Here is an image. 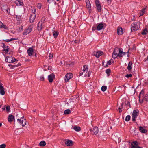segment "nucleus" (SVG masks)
Masks as SVG:
<instances>
[{
    "label": "nucleus",
    "mask_w": 148,
    "mask_h": 148,
    "mask_svg": "<svg viewBox=\"0 0 148 148\" xmlns=\"http://www.w3.org/2000/svg\"><path fill=\"white\" fill-rule=\"evenodd\" d=\"M2 109L3 110H5V106H4L2 108Z\"/></svg>",
    "instance_id": "nucleus-59"
},
{
    "label": "nucleus",
    "mask_w": 148,
    "mask_h": 148,
    "mask_svg": "<svg viewBox=\"0 0 148 148\" xmlns=\"http://www.w3.org/2000/svg\"><path fill=\"white\" fill-rule=\"evenodd\" d=\"M96 6L98 11L99 12H100L101 11V5H99Z\"/></svg>",
    "instance_id": "nucleus-38"
},
{
    "label": "nucleus",
    "mask_w": 148,
    "mask_h": 148,
    "mask_svg": "<svg viewBox=\"0 0 148 148\" xmlns=\"http://www.w3.org/2000/svg\"><path fill=\"white\" fill-rule=\"evenodd\" d=\"M97 29V27H93L92 28V29L93 31H95Z\"/></svg>",
    "instance_id": "nucleus-53"
},
{
    "label": "nucleus",
    "mask_w": 148,
    "mask_h": 148,
    "mask_svg": "<svg viewBox=\"0 0 148 148\" xmlns=\"http://www.w3.org/2000/svg\"><path fill=\"white\" fill-rule=\"evenodd\" d=\"M72 74L71 73H68L65 75V81L66 82H67L69 79L73 77Z\"/></svg>",
    "instance_id": "nucleus-6"
},
{
    "label": "nucleus",
    "mask_w": 148,
    "mask_h": 148,
    "mask_svg": "<svg viewBox=\"0 0 148 148\" xmlns=\"http://www.w3.org/2000/svg\"><path fill=\"white\" fill-rule=\"evenodd\" d=\"M147 10V9L146 8H143L141 10L140 12V16H143L145 13V12Z\"/></svg>",
    "instance_id": "nucleus-21"
},
{
    "label": "nucleus",
    "mask_w": 148,
    "mask_h": 148,
    "mask_svg": "<svg viewBox=\"0 0 148 148\" xmlns=\"http://www.w3.org/2000/svg\"><path fill=\"white\" fill-rule=\"evenodd\" d=\"M98 128L97 127H94L92 129L90 130L91 133L92 134L96 135L98 132Z\"/></svg>",
    "instance_id": "nucleus-10"
},
{
    "label": "nucleus",
    "mask_w": 148,
    "mask_h": 148,
    "mask_svg": "<svg viewBox=\"0 0 148 148\" xmlns=\"http://www.w3.org/2000/svg\"><path fill=\"white\" fill-rule=\"evenodd\" d=\"M21 64H18L17 66H21Z\"/></svg>",
    "instance_id": "nucleus-60"
},
{
    "label": "nucleus",
    "mask_w": 148,
    "mask_h": 148,
    "mask_svg": "<svg viewBox=\"0 0 148 148\" xmlns=\"http://www.w3.org/2000/svg\"><path fill=\"white\" fill-rule=\"evenodd\" d=\"M4 7L5 9H4L3 10L4 11V12L8 13V10H9V8L7 7L6 5Z\"/></svg>",
    "instance_id": "nucleus-37"
},
{
    "label": "nucleus",
    "mask_w": 148,
    "mask_h": 148,
    "mask_svg": "<svg viewBox=\"0 0 148 148\" xmlns=\"http://www.w3.org/2000/svg\"><path fill=\"white\" fill-rule=\"evenodd\" d=\"M46 145V142L44 141H41L39 143V145L40 146H44Z\"/></svg>",
    "instance_id": "nucleus-29"
},
{
    "label": "nucleus",
    "mask_w": 148,
    "mask_h": 148,
    "mask_svg": "<svg viewBox=\"0 0 148 148\" xmlns=\"http://www.w3.org/2000/svg\"><path fill=\"white\" fill-rule=\"evenodd\" d=\"M16 60V59L11 56L7 57L5 58L6 61L8 63L14 62Z\"/></svg>",
    "instance_id": "nucleus-4"
},
{
    "label": "nucleus",
    "mask_w": 148,
    "mask_h": 148,
    "mask_svg": "<svg viewBox=\"0 0 148 148\" xmlns=\"http://www.w3.org/2000/svg\"><path fill=\"white\" fill-rule=\"evenodd\" d=\"M132 76V74H127L125 76V77H126L128 78L129 77H131Z\"/></svg>",
    "instance_id": "nucleus-46"
},
{
    "label": "nucleus",
    "mask_w": 148,
    "mask_h": 148,
    "mask_svg": "<svg viewBox=\"0 0 148 148\" xmlns=\"http://www.w3.org/2000/svg\"><path fill=\"white\" fill-rule=\"evenodd\" d=\"M103 27V25L102 23H99L97 27V29L99 31L102 29Z\"/></svg>",
    "instance_id": "nucleus-19"
},
{
    "label": "nucleus",
    "mask_w": 148,
    "mask_h": 148,
    "mask_svg": "<svg viewBox=\"0 0 148 148\" xmlns=\"http://www.w3.org/2000/svg\"><path fill=\"white\" fill-rule=\"evenodd\" d=\"M119 51V49L118 48H116L114 49L112 55V57L114 58L115 59L117 56H118Z\"/></svg>",
    "instance_id": "nucleus-8"
},
{
    "label": "nucleus",
    "mask_w": 148,
    "mask_h": 148,
    "mask_svg": "<svg viewBox=\"0 0 148 148\" xmlns=\"http://www.w3.org/2000/svg\"><path fill=\"white\" fill-rule=\"evenodd\" d=\"M71 113V111L69 109H67L65 110L64 112V113L65 114H68Z\"/></svg>",
    "instance_id": "nucleus-31"
},
{
    "label": "nucleus",
    "mask_w": 148,
    "mask_h": 148,
    "mask_svg": "<svg viewBox=\"0 0 148 148\" xmlns=\"http://www.w3.org/2000/svg\"><path fill=\"white\" fill-rule=\"evenodd\" d=\"M5 109L6 112H8L10 111V106H5Z\"/></svg>",
    "instance_id": "nucleus-32"
},
{
    "label": "nucleus",
    "mask_w": 148,
    "mask_h": 148,
    "mask_svg": "<svg viewBox=\"0 0 148 148\" xmlns=\"http://www.w3.org/2000/svg\"><path fill=\"white\" fill-rule=\"evenodd\" d=\"M103 54V53L101 51H98L96 52V54L95 55V56L97 58H98L100 56L102 55Z\"/></svg>",
    "instance_id": "nucleus-27"
},
{
    "label": "nucleus",
    "mask_w": 148,
    "mask_h": 148,
    "mask_svg": "<svg viewBox=\"0 0 148 148\" xmlns=\"http://www.w3.org/2000/svg\"><path fill=\"white\" fill-rule=\"evenodd\" d=\"M16 18L18 20H19L21 18V16H16Z\"/></svg>",
    "instance_id": "nucleus-51"
},
{
    "label": "nucleus",
    "mask_w": 148,
    "mask_h": 148,
    "mask_svg": "<svg viewBox=\"0 0 148 148\" xmlns=\"http://www.w3.org/2000/svg\"><path fill=\"white\" fill-rule=\"evenodd\" d=\"M15 3L17 6H23V1L20 0H16Z\"/></svg>",
    "instance_id": "nucleus-17"
},
{
    "label": "nucleus",
    "mask_w": 148,
    "mask_h": 148,
    "mask_svg": "<svg viewBox=\"0 0 148 148\" xmlns=\"http://www.w3.org/2000/svg\"><path fill=\"white\" fill-rule=\"evenodd\" d=\"M2 125L1 123L0 122V127H1Z\"/></svg>",
    "instance_id": "nucleus-61"
},
{
    "label": "nucleus",
    "mask_w": 148,
    "mask_h": 148,
    "mask_svg": "<svg viewBox=\"0 0 148 148\" xmlns=\"http://www.w3.org/2000/svg\"><path fill=\"white\" fill-rule=\"evenodd\" d=\"M36 14H32L30 17V22L31 23H32L34 22V20L36 18Z\"/></svg>",
    "instance_id": "nucleus-16"
},
{
    "label": "nucleus",
    "mask_w": 148,
    "mask_h": 148,
    "mask_svg": "<svg viewBox=\"0 0 148 148\" xmlns=\"http://www.w3.org/2000/svg\"><path fill=\"white\" fill-rule=\"evenodd\" d=\"M144 91L142 90L140 93L139 98V101L140 103H142L143 101H148V94H146L144 96H143Z\"/></svg>",
    "instance_id": "nucleus-1"
},
{
    "label": "nucleus",
    "mask_w": 148,
    "mask_h": 148,
    "mask_svg": "<svg viewBox=\"0 0 148 148\" xmlns=\"http://www.w3.org/2000/svg\"><path fill=\"white\" fill-rule=\"evenodd\" d=\"M11 39V41L14 40H16V39L15 38H12Z\"/></svg>",
    "instance_id": "nucleus-58"
},
{
    "label": "nucleus",
    "mask_w": 148,
    "mask_h": 148,
    "mask_svg": "<svg viewBox=\"0 0 148 148\" xmlns=\"http://www.w3.org/2000/svg\"><path fill=\"white\" fill-rule=\"evenodd\" d=\"M139 130L142 133H146L147 132V131L145 129L141 126H140L139 127Z\"/></svg>",
    "instance_id": "nucleus-22"
},
{
    "label": "nucleus",
    "mask_w": 148,
    "mask_h": 148,
    "mask_svg": "<svg viewBox=\"0 0 148 148\" xmlns=\"http://www.w3.org/2000/svg\"><path fill=\"white\" fill-rule=\"evenodd\" d=\"M41 4L40 3H38L37 4V7L38 8L40 9L41 7Z\"/></svg>",
    "instance_id": "nucleus-44"
},
{
    "label": "nucleus",
    "mask_w": 148,
    "mask_h": 148,
    "mask_svg": "<svg viewBox=\"0 0 148 148\" xmlns=\"http://www.w3.org/2000/svg\"><path fill=\"white\" fill-rule=\"evenodd\" d=\"M119 49L118 51V56L119 57H122L123 55H124L127 54L126 52H123L122 51L120 48H118Z\"/></svg>",
    "instance_id": "nucleus-15"
},
{
    "label": "nucleus",
    "mask_w": 148,
    "mask_h": 148,
    "mask_svg": "<svg viewBox=\"0 0 148 148\" xmlns=\"http://www.w3.org/2000/svg\"><path fill=\"white\" fill-rule=\"evenodd\" d=\"M121 106H123V103H122V104H121Z\"/></svg>",
    "instance_id": "nucleus-62"
},
{
    "label": "nucleus",
    "mask_w": 148,
    "mask_h": 148,
    "mask_svg": "<svg viewBox=\"0 0 148 148\" xmlns=\"http://www.w3.org/2000/svg\"><path fill=\"white\" fill-rule=\"evenodd\" d=\"M39 79L40 80L43 81L44 80V78L43 75L39 77Z\"/></svg>",
    "instance_id": "nucleus-40"
},
{
    "label": "nucleus",
    "mask_w": 148,
    "mask_h": 148,
    "mask_svg": "<svg viewBox=\"0 0 148 148\" xmlns=\"http://www.w3.org/2000/svg\"><path fill=\"white\" fill-rule=\"evenodd\" d=\"M139 115V111L138 110H134L132 114V120L134 122L136 120V119Z\"/></svg>",
    "instance_id": "nucleus-3"
},
{
    "label": "nucleus",
    "mask_w": 148,
    "mask_h": 148,
    "mask_svg": "<svg viewBox=\"0 0 148 148\" xmlns=\"http://www.w3.org/2000/svg\"><path fill=\"white\" fill-rule=\"evenodd\" d=\"M132 62L130 61L129 62L128 66L127 67V69L130 72L131 71L132 69Z\"/></svg>",
    "instance_id": "nucleus-23"
},
{
    "label": "nucleus",
    "mask_w": 148,
    "mask_h": 148,
    "mask_svg": "<svg viewBox=\"0 0 148 148\" xmlns=\"http://www.w3.org/2000/svg\"><path fill=\"white\" fill-rule=\"evenodd\" d=\"M55 77V76L53 74H51L48 76V79L49 82H52Z\"/></svg>",
    "instance_id": "nucleus-14"
},
{
    "label": "nucleus",
    "mask_w": 148,
    "mask_h": 148,
    "mask_svg": "<svg viewBox=\"0 0 148 148\" xmlns=\"http://www.w3.org/2000/svg\"><path fill=\"white\" fill-rule=\"evenodd\" d=\"M130 115H128L126 116L125 120L126 121H128L130 120Z\"/></svg>",
    "instance_id": "nucleus-36"
},
{
    "label": "nucleus",
    "mask_w": 148,
    "mask_h": 148,
    "mask_svg": "<svg viewBox=\"0 0 148 148\" xmlns=\"http://www.w3.org/2000/svg\"><path fill=\"white\" fill-rule=\"evenodd\" d=\"M84 68L83 69V71L84 72H88V68L87 66L85 65L84 66Z\"/></svg>",
    "instance_id": "nucleus-30"
},
{
    "label": "nucleus",
    "mask_w": 148,
    "mask_h": 148,
    "mask_svg": "<svg viewBox=\"0 0 148 148\" xmlns=\"http://www.w3.org/2000/svg\"><path fill=\"white\" fill-rule=\"evenodd\" d=\"M147 33V30L146 29H145L142 32L141 34L143 35H145Z\"/></svg>",
    "instance_id": "nucleus-35"
},
{
    "label": "nucleus",
    "mask_w": 148,
    "mask_h": 148,
    "mask_svg": "<svg viewBox=\"0 0 148 148\" xmlns=\"http://www.w3.org/2000/svg\"><path fill=\"white\" fill-rule=\"evenodd\" d=\"M0 28H3L6 29H8V28L5 25L3 24L2 22L0 21Z\"/></svg>",
    "instance_id": "nucleus-28"
},
{
    "label": "nucleus",
    "mask_w": 148,
    "mask_h": 148,
    "mask_svg": "<svg viewBox=\"0 0 148 148\" xmlns=\"http://www.w3.org/2000/svg\"><path fill=\"white\" fill-rule=\"evenodd\" d=\"M111 72V70L110 69H107L106 71V73L108 74V75Z\"/></svg>",
    "instance_id": "nucleus-42"
},
{
    "label": "nucleus",
    "mask_w": 148,
    "mask_h": 148,
    "mask_svg": "<svg viewBox=\"0 0 148 148\" xmlns=\"http://www.w3.org/2000/svg\"><path fill=\"white\" fill-rule=\"evenodd\" d=\"M44 23L39 22L38 24V31L41 30L44 27Z\"/></svg>",
    "instance_id": "nucleus-11"
},
{
    "label": "nucleus",
    "mask_w": 148,
    "mask_h": 148,
    "mask_svg": "<svg viewBox=\"0 0 148 148\" xmlns=\"http://www.w3.org/2000/svg\"><path fill=\"white\" fill-rule=\"evenodd\" d=\"M132 148H141V147L138 146V142L135 141L131 143Z\"/></svg>",
    "instance_id": "nucleus-13"
},
{
    "label": "nucleus",
    "mask_w": 148,
    "mask_h": 148,
    "mask_svg": "<svg viewBox=\"0 0 148 148\" xmlns=\"http://www.w3.org/2000/svg\"><path fill=\"white\" fill-rule=\"evenodd\" d=\"M87 72H84V74L83 75H84V77H85L87 76Z\"/></svg>",
    "instance_id": "nucleus-50"
},
{
    "label": "nucleus",
    "mask_w": 148,
    "mask_h": 148,
    "mask_svg": "<svg viewBox=\"0 0 148 148\" xmlns=\"http://www.w3.org/2000/svg\"><path fill=\"white\" fill-rule=\"evenodd\" d=\"M3 84L0 83V94L2 95H4L5 94L4 88L2 86Z\"/></svg>",
    "instance_id": "nucleus-12"
},
{
    "label": "nucleus",
    "mask_w": 148,
    "mask_h": 148,
    "mask_svg": "<svg viewBox=\"0 0 148 148\" xmlns=\"http://www.w3.org/2000/svg\"><path fill=\"white\" fill-rule=\"evenodd\" d=\"M33 49L32 48H29L27 50V53L29 56H31L33 54Z\"/></svg>",
    "instance_id": "nucleus-18"
},
{
    "label": "nucleus",
    "mask_w": 148,
    "mask_h": 148,
    "mask_svg": "<svg viewBox=\"0 0 148 148\" xmlns=\"http://www.w3.org/2000/svg\"><path fill=\"white\" fill-rule=\"evenodd\" d=\"M91 71H88V73H87V75H88V77H90V75H91Z\"/></svg>",
    "instance_id": "nucleus-49"
},
{
    "label": "nucleus",
    "mask_w": 148,
    "mask_h": 148,
    "mask_svg": "<svg viewBox=\"0 0 148 148\" xmlns=\"http://www.w3.org/2000/svg\"><path fill=\"white\" fill-rule=\"evenodd\" d=\"M147 58L148 59V57H147Z\"/></svg>",
    "instance_id": "nucleus-64"
},
{
    "label": "nucleus",
    "mask_w": 148,
    "mask_h": 148,
    "mask_svg": "<svg viewBox=\"0 0 148 148\" xmlns=\"http://www.w3.org/2000/svg\"><path fill=\"white\" fill-rule=\"evenodd\" d=\"M117 33L119 35H121L123 34L122 29L121 28L119 27L118 28Z\"/></svg>",
    "instance_id": "nucleus-24"
},
{
    "label": "nucleus",
    "mask_w": 148,
    "mask_h": 148,
    "mask_svg": "<svg viewBox=\"0 0 148 148\" xmlns=\"http://www.w3.org/2000/svg\"><path fill=\"white\" fill-rule=\"evenodd\" d=\"M83 72H84L83 71L82 72H81L80 73L79 75L81 76V75H83L84 74Z\"/></svg>",
    "instance_id": "nucleus-57"
},
{
    "label": "nucleus",
    "mask_w": 148,
    "mask_h": 148,
    "mask_svg": "<svg viewBox=\"0 0 148 148\" xmlns=\"http://www.w3.org/2000/svg\"><path fill=\"white\" fill-rule=\"evenodd\" d=\"M74 130L76 131H79L80 130V128L79 127L75 126L73 128Z\"/></svg>",
    "instance_id": "nucleus-33"
},
{
    "label": "nucleus",
    "mask_w": 148,
    "mask_h": 148,
    "mask_svg": "<svg viewBox=\"0 0 148 148\" xmlns=\"http://www.w3.org/2000/svg\"><path fill=\"white\" fill-rule=\"evenodd\" d=\"M118 110H119V112H122V110H121V108L120 107H119L118 108Z\"/></svg>",
    "instance_id": "nucleus-55"
},
{
    "label": "nucleus",
    "mask_w": 148,
    "mask_h": 148,
    "mask_svg": "<svg viewBox=\"0 0 148 148\" xmlns=\"http://www.w3.org/2000/svg\"><path fill=\"white\" fill-rule=\"evenodd\" d=\"M53 34L55 38H56L58 35L59 32L57 31L53 30Z\"/></svg>",
    "instance_id": "nucleus-26"
},
{
    "label": "nucleus",
    "mask_w": 148,
    "mask_h": 148,
    "mask_svg": "<svg viewBox=\"0 0 148 148\" xmlns=\"http://www.w3.org/2000/svg\"><path fill=\"white\" fill-rule=\"evenodd\" d=\"M125 145L124 143L122 144L120 146V148H125Z\"/></svg>",
    "instance_id": "nucleus-47"
},
{
    "label": "nucleus",
    "mask_w": 148,
    "mask_h": 148,
    "mask_svg": "<svg viewBox=\"0 0 148 148\" xmlns=\"http://www.w3.org/2000/svg\"><path fill=\"white\" fill-rule=\"evenodd\" d=\"M106 89L107 87L104 86H103L101 88L102 91L103 92L105 91L106 90Z\"/></svg>",
    "instance_id": "nucleus-39"
},
{
    "label": "nucleus",
    "mask_w": 148,
    "mask_h": 148,
    "mask_svg": "<svg viewBox=\"0 0 148 148\" xmlns=\"http://www.w3.org/2000/svg\"><path fill=\"white\" fill-rule=\"evenodd\" d=\"M32 27L30 26L27 29L25 30L23 33V35H26L29 33L32 30Z\"/></svg>",
    "instance_id": "nucleus-9"
},
{
    "label": "nucleus",
    "mask_w": 148,
    "mask_h": 148,
    "mask_svg": "<svg viewBox=\"0 0 148 148\" xmlns=\"http://www.w3.org/2000/svg\"><path fill=\"white\" fill-rule=\"evenodd\" d=\"M66 144L68 146H72L73 145V142L71 140H69L66 141Z\"/></svg>",
    "instance_id": "nucleus-25"
},
{
    "label": "nucleus",
    "mask_w": 148,
    "mask_h": 148,
    "mask_svg": "<svg viewBox=\"0 0 148 148\" xmlns=\"http://www.w3.org/2000/svg\"><path fill=\"white\" fill-rule=\"evenodd\" d=\"M6 147V145L5 144H3L0 145V148H5Z\"/></svg>",
    "instance_id": "nucleus-43"
},
{
    "label": "nucleus",
    "mask_w": 148,
    "mask_h": 148,
    "mask_svg": "<svg viewBox=\"0 0 148 148\" xmlns=\"http://www.w3.org/2000/svg\"><path fill=\"white\" fill-rule=\"evenodd\" d=\"M113 62V60L112 59H111L107 62L106 66L108 65H110Z\"/></svg>",
    "instance_id": "nucleus-34"
},
{
    "label": "nucleus",
    "mask_w": 148,
    "mask_h": 148,
    "mask_svg": "<svg viewBox=\"0 0 148 148\" xmlns=\"http://www.w3.org/2000/svg\"><path fill=\"white\" fill-rule=\"evenodd\" d=\"M3 51H5V53H7L9 51V48H8L6 49H4Z\"/></svg>",
    "instance_id": "nucleus-45"
},
{
    "label": "nucleus",
    "mask_w": 148,
    "mask_h": 148,
    "mask_svg": "<svg viewBox=\"0 0 148 148\" xmlns=\"http://www.w3.org/2000/svg\"><path fill=\"white\" fill-rule=\"evenodd\" d=\"M57 1H59V0H56Z\"/></svg>",
    "instance_id": "nucleus-63"
},
{
    "label": "nucleus",
    "mask_w": 148,
    "mask_h": 148,
    "mask_svg": "<svg viewBox=\"0 0 148 148\" xmlns=\"http://www.w3.org/2000/svg\"><path fill=\"white\" fill-rule=\"evenodd\" d=\"M23 117L21 118L20 119H18L17 120L18 121V123L20 124L23 127L26 124V121L25 119H23Z\"/></svg>",
    "instance_id": "nucleus-5"
},
{
    "label": "nucleus",
    "mask_w": 148,
    "mask_h": 148,
    "mask_svg": "<svg viewBox=\"0 0 148 148\" xmlns=\"http://www.w3.org/2000/svg\"><path fill=\"white\" fill-rule=\"evenodd\" d=\"M140 22L139 21L134 22L131 25V30L134 32L138 30L140 28Z\"/></svg>",
    "instance_id": "nucleus-2"
},
{
    "label": "nucleus",
    "mask_w": 148,
    "mask_h": 148,
    "mask_svg": "<svg viewBox=\"0 0 148 148\" xmlns=\"http://www.w3.org/2000/svg\"><path fill=\"white\" fill-rule=\"evenodd\" d=\"M14 116L12 114H10L8 118V121L9 122H12L14 119Z\"/></svg>",
    "instance_id": "nucleus-20"
},
{
    "label": "nucleus",
    "mask_w": 148,
    "mask_h": 148,
    "mask_svg": "<svg viewBox=\"0 0 148 148\" xmlns=\"http://www.w3.org/2000/svg\"><path fill=\"white\" fill-rule=\"evenodd\" d=\"M4 40L6 42H10V41H11L10 39H7V40Z\"/></svg>",
    "instance_id": "nucleus-54"
},
{
    "label": "nucleus",
    "mask_w": 148,
    "mask_h": 148,
    "mask_svg": "<svg viewBox=\"0 0 148 148\" xmlns=\"http://www.w3.org/2000/svg\"><path fill=\"white\" fill-rule=\"evenodd\" d=\"M95 2L96 6L100 5L99 0H96Z\"/></svg>",
    "instance_id": "nucleus-41"
},
{
    "label": "nucleus",
    "mask_w": 148,
    "mask_h": 148,
    "mask_svg": "<svg viewBox=\"0 0 148 148\" xmlns=\"http://www.w3.org/2000/svg\"><path fill=\"white\" fill-rule=\"evenodd\" d=\"M32 11H33V12H33L32 14H36V10H33Z\"/></svg>",
    "instance_id": "nucleus-56"
},
{
    "label": "nucleus",
    "mask_w": 148,
    "mask_h": 148,
    "mask_svg": "<svg viewBox=\"0 0 148 148\" xmlns=\"http://www.w3.org/2000/svg\"><path fill=\"white\" fill-rule=\"evenodd\" d=\"M86 3L88 10L89 12H90L91 11V8L90 1L89 0H86Z\"/></svg>",
    "instance_id": "nucleus-7"
},
{
    "label": "nucleus",
    "mask_w": 148,
    "mask_h": 148,
    "mask_svg": "<svg viewBox=\"0 0 148 148\" xmlns=\"http://www.w3.org/2000/svg\"><path fill=\"white\" fill-rule=\"evenodd\" d=\"M53 53H50L49 56V59H51L53 57Z\"/></svg>",
    "instance_id": "nucleus-48"
},
{
    "label": "nucleus",
    "mask_w": 148,
    "mask_h": 148,
    "mask_svg": "<svg viewBox=\"0 0 148 148\" xmlns=\"http://www.w3.org/2000/svg\"><path fill=\"white\" fill-rule=\"evenodd\" d=\"M111 1H112V0H107V2L108 3V5H109L111 3Z\"/></svg>",
    "instance_id": "nucleus-52"
}]
</instances>
